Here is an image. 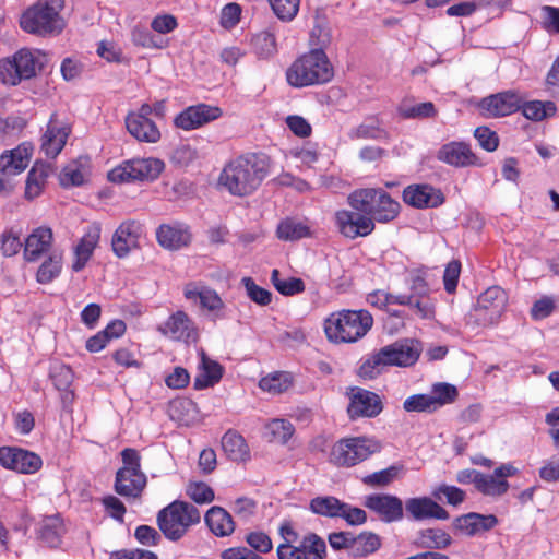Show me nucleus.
I'll use <instances>...</instances> for the list:
<instances>
[{
  "mask_svg": "<svg viewBox=\"0 0 559 559\" xmlns=\"http://www.w3.org/2000/svg\"><path fill=\"white\" fill-rule=\"evenodd\" d=\"M63 9L64 0H37L22 13L20 27L38 37L58 36L67 26L61 14Z\"/></svg>",
  "mask_w": 559,
  "mask_h": 559,
  "instance_id": "obj_3",
  "label": "nucleus"
},
{
  "mask_svg": "<svg viewBox=\"0 0 559 559\" xmlns=\"http://www.w3.org/2000/svg\"><path fill=\"white\" fill-rule=\"evenodd\" d=\"M393 301L400 306H407L421 319H431L435 316V301L429 295L397 294Z\"/></svg>",
  "mask_w": 559,
  "mask_h": 559,
  "instance_id": "obj_31",
  "label": "nucleus"
},
{
  "mask_svg": "<svg viewBox=\"0 0 559 559\" xmlns=\"http://www.w3.org/2000/svg\"><path fill=\"white\" fill-rule=\"evenodd\" d=\"M381 546L380 537L371 532H364L354 536L352 552L357 557H365L377 551Z\"/></svg>",
  "mask_w": 559,
  "mask_h": 559,
  "instance_id": "obj_44",
  "label": "nucleus"
},
{
  "mask_svg": "<svg viewBox=\"0 0 559 559\" xmlns=\"http://www.w3.org/2000/svg\"><path fill=\"white\" fill-rule=\"evenodd\" d=\"M126 126L138 141L155 143L160 139V131L152 118L150 104H143L138 111L130 112L126 118Z\"/></svg>",
  "mask_w": 559,
  "mask_h": 559,
  "instance_id": "obj_15",
  "label": "nucleus"
},
{
  "mask_svg": "<svg viewBox=\"0 0 559 559\" xmlns=\"http://www.w3.org/2000/svg\"><path fill=\"white\" fill-rule=\"evenodd\" d=\"M222 448L234 462H246L250 459V450L246 440L235 430L225 432L222 438Z\"/></svg>",
  "mask_w": 559,
  "mask_h": 559,
  "instance_id": "obj_33",
  "label": "nucleus"
},
{
  "mask_svg": "<svg viewBox=\"0 0 559 559\" xmlns=\"http://www.w3.org/2000/svg\"><path fill=\"white\" fill-rule=\"evenodd\" d=\"M372 324L373 318L366 310H342L324 320V332L332 343H354L364 337Z\"/></svg>",
  "mask_w": 559,
  "mask_h": 559,
  "instance_id": "obj_5",
  "label": "nucleus"
},
{
  "mask_svg": "<svg viewBox=\"0 0 559 559\" xmlns=\"http://www.w3.org/2000/svg\"><path fill=\"white\" fill-rule=\"evenodd\" d=\"M380 450L378 441L367 437L345 438L331 450L330 460L337 466H354Z\"/></svg>",
  "mask_w": 559,
  "mask_h": 559,
  "instance_id": "obj_10",
  "label": "nucleus"
},
{
  "mask_svg": "<svg viewBox=\"0 0 559 559\" xmlns=\"http://www.w3.org/2000/svg\"><path fill=\"white\" fill-rule=\"evenodd\" d=\"M222 116L218 107L205 104L191 106L177 116V127L185 130H193L216 120Z\"/></svg>",
  "mask_w": 559,
  "mask_h": 559,
  "instance_id": "obj_20",
  "label": "nucleus"
},
{
  "mask_svg": "<svg viewBox=\"0 0 559 559\" xmlns=\"http://www.w3.org/2000/svg\"><path fill=\"white\" fill-rule=\"evenodd\" d=\"M53 241L52 230L49 227H38L28 235L24 242V257L28 262L37 261L47 253Z\"/></svg>",
  "mask_w": 559,
  "mask_h": 559,
  "instance_id": "obj_25",
  "label": "nucleus"
},
{
  "mask_svg": "<svg viewBox=\"0 0 559 559\" xmlns=\"http://www.w3.org/2000/svg\"><path fill=\"white\" fill-rule=\"evenodd\" d=\"M347 203L354 210L368 213L374 224L394 221L401 209L400 203L381 188L356 189L348 194Z\"/></svg>",
  "mask_w": 559,
  "mask_h": 559,
  "instance_id": "obj_6",
  "label": "nucleus"
},
{
  "mask_svg": "<svg viewBox=\"0 0 559 559\" xmlns=\"http://www.w3.org/2000/svg\"><path fill=\"white\" fill-rule=\"evenodd\" d=\"M432 496L438 500H445L449 504L457 506L465 499V492L455 486L440 485L432 491Z\"/></svg>",
  "mask_w": 559,
  "mask_h": 559,
  "instance_id": "obj_57",
  "label": "nucleus"
},
{
  "mask_svg": "<svg viewBox=\"0 0 559 559\" xmlns=\"http://www.w3.org/2000/svg\"><path fill=\"white\" fill-rule=\"evenodd\" d=\"M364 506L386 523L396 522L403 518V502L396 496L369 495L365 498Z\"/></svg>",
  "mask_w": 559,
  "mask_h": 559,
  "instance_id": "obj_19",
  "label": "nucleus"
},
{
  "mask_svg": "<svg viewBox=\"0 0 559 559\" xmlns=\"http://www.w3.org/2000/svg\"><path fill=\"white\" fill-rule=\"evenodd\" d=\"M31 157L32 148L26 144L5 151L0 155V174L11 176L22 173L28 166Z\"/></svg>",
  "mask_w": 559,
  "mask_h": 559,
  "instance_id": "obj_27",
  "label": "nucleus"
},
{
  "mask_svg": "<svg viewBox=\"0 0 559 559\" xmlns=\"http://www.w3.org/2000/svg\"><path fill=\"white\" fill-rule=\"evenodd\" d=\"M50 164L44 162H36L32 169L28 173L26 186H25V197L28 200H33L39 197L47 183V179L51 174Z\"/></svg>",
  "mask_w": 559,
  "mask_h": 559,
  "instance_id": "obj_30",
  "label": "nucleus"
},
{
  "mask_svg": "<svg viewBox=\"0 0 559 559\" xmlns=\"http://www.w3.org/2000/svg\"><path fill=\"white\" fill-rule=\"evenodd\" d=\"M251 50L260 60H269L277 53L275 35L270 31L254 34L250 39Z\"/></svg>",
  "mask_w": 559,
  "mask_h": 559,
  "instance_id": "obj_34",
  "label": "nucleus"
},
{
  "mask_svg": "<svg viewBox=\"0 0 559 559\" xmlns=\"http://www.w3.org/2000/svg\"><path fill=\"white\" fill-rule=\"evenodd\" d=\"M298 547L304 552L305 559H324L326 556L324 539L313 533L304 536Z\"/></svg>",
  "mask_w": 559,
  "mask_h": 559,
  "instance_id": "obj_46",
  "label": "nucleus"
},
{
  "mask_svg": "<svg viewBox=\"0 0 559 559\" xmlns=\"http://www.w3.org/2000/svg\"><path fill=\"white\" fill-rule=\"evenodd\" d=\"M266 433L271 441L286 443L293 436L295 429L293 424L286 419H273L265 426Z\"/></svg>",
  "mask_w": 559,
  "mask_h": 559,
  "instance_id": "obj_50",
  "label": "nucleus"
},
{
  "mask_svg": "<svg viewBox=\"0 0 559 559\" xmlns=\"http://www.w3.org/2000/svg\"><path fill=\"white\" fill-rule=\"evenodd\" d=\"M461 274V263L457 260L450 261L443 273V284L447 293L452 294L455 292L457 282Z\"/></svg>",
  "mask_w": 559,
  "mask_h": 559,
  "instance_id": "obj_63",
  "label": "nucleus"
},
{
  "mask_svg": "<svg viewBox=\"0 0 559 559\" xmlns=\"http://www.w3.org/2000/svg\"><path fill=\"white\" fill-rule=\"evenodd\" d=\"M334 223L338 233L348 239L369 236L376 228L372 217L366 212L350 210H338L334 214Z\"/></svg>",
  "mask_w": 559,
  "mask_h": 559,
  "instance_id": "obj_12",
  "label": "nucleus"
},
{
  "mask_svg": "<svg viewBox=\"0 0 559 559\" xmlns=\"http://www.w3.org/2000/svg\"><path fill=\"white\" fill-rule=\"evenodd\" d=\"M187 496L199 504L211 503L214 498L213 489L203 481H190L186 489Z\"/></svg>",
  "mask_w": 559,
  "mask_h": 559,
  "instance_id": "obj_52",
  "label": "nucleus"
},
{
  "mask_svg": "<svg viewBox=\"0 0 559 559\" xmlns=\"http://www.w3.org/2000/svg\"><path fill=\"white\" fill-rule=\"evenodd\" d=\"M200 419L197 404L187 397H177V424L192 426Z\"/></svg>",
  "mask_w": 559,
  "mask_h": 559,
  "instance_id": "obj_49",
  "label": "nucleus"
},
{
  "mask_svg": "<svg viewBox=\"0 0 559 559\" xmlns=\"http://www.w3.org/2000/svg\"><path fill=\"white\" fill-rule=\"evenodd\" d=\"M144 236V225L136 219L122 222L116 229L111 247L118 258H126L132 250L140 249Z\"/></svg>",
  "mask_w": 559,
  "mask_h": 559,
  "instance_id": "obj_17",
  "label": "nucleus"
},
{
  "mask_svg": "<svg viewBox=\"0 0 559 559\" xmlns=\"http://www.w3.org/2000/svg\"><path fill=\"white\" fill-rule=\"evenodd\" d=\"M400 468L390 466L385 469L374 472L364 478L366 485L372 487H383L391 484L399 475Z\"/></svg>",
  "mask_w": 559,
  "mask_h": 559,
  "instance_id": "obj_58",
  "label": "nucleus"
},
{
  "mask_svg": "<svg viewBox=\"0 0 559 559\" xmlns=\"http://www.w3.org/2000/svg\"><path fill=\"white\" fill-rule=\"evenodd\" d=\"M403 200L417 209L436 207L443 203L441 192L428 185L408 186L403 191Z\"/></svg>",
  "mask_w": 559,
  "mask_h": 559,
  "instance_id": "obj_23",
  "label": "nucleus"
},
{
  "mask_svg": "<svg viewBox=\"0 0 559 559\" xmlns=\"http://www.w3.org/2000/svg\"><path fill=\"white\" fill-rule=\"evenodd\" d=\"M71 133V122L53 112L40 139L41 152L49 158H56L66 146Z\"/></svg>",
  "mask_w": 559,
  "mask_h": 559,
  "instance_id": "obj_13",
  "label": "nucleus"
},
{
  "mask_svg": "<svg viewBox=\"0 0 559 559\" xmlns=\"http://www.w3.org/2000/svg\"><path fill=\"white\" fill-rule=\"evenodd\" d=\"M475 488L485 496H502L509 489V483L506 479H500L496 473L486 475L480 473Z\"/></svg>",
  "mask_w": 559,
  "mask_h": 559,
  "instance_id": "obj_42",
  "label": "nucleus"
},
{
  "mask_svg": "<svg viewBox=\"0 0 559 559\" xmlns=\"http://www.w3.org/2000/svg\"><path fill=\"white\" fill-rule=\"evenodd\" d=\"M522 105V96L513 90L500 92L483 98L479 103L481 115L499 118L516 112Z\"/></svg>",
  "mask_w": 559,
  "mask_h": 559,
  "instance_id": "obj_18",
  "label": "nucleus"
},
{
  "mask_svg": "<svg viewBox=\"0 0 559 559\" xmlns=\"http://www.w3.org/2000/svg\"><path fill=\"white\" fill-rule=\"evenodd\" d=\"M525 118L532 121H540L556 111V106L552 102L531 100L524 102L522 98L521 108Z\"/></svg>",
  "mask_w": 559,
  "mask_h": 559,
  "instance_id": "obj_43",
  "label": "nucleus"
},
{
  "mask_svg": "<svg viewBox=\"0 0 559 559\" xmlns=\"http://www.w3.org/2000/svg\"><path fill=\"white\" fill-rule=\"evenodd\" d=\"M347 138L352 141L355 140H386L388 132L381 127L380 122L374 119L365 120L359 126L350 129Z\"/></svg>",
  "mask_w": 559,
  "mask_h": 559,
  "instance_id": "obj_36",
  "label": "nucleus"
},
{
  "mask_svg": "<svg viewBox=\"0 0 559 559\" xmlns=\"http://www.w3.org/2000/svg\"><path fill=\"white\" fill-rule=\"evenodd\" d=\"M240 15V5L237 3H228L221 11L219 24L225 29H231L239 23Z\"/></svg>",
  "mask_w": 559,
  "mask_h": 559,
  "instance_id": "obj_62",
  "label": "nucleus"
},
{
  "mask_svg": "<svg viewBox=\"0 0 559 559\" xmlns=\"http://www.w3.org/2000/svg\"><path fill=\"white\" fill-rule=\"evenodd\" d=\"M274 13L283 21L293 20L299 10V0H269Z\"/></svg>",
  "mask_w": 559,
  "mask_h": 559,
  "instance_id": "obj_56",
  "label": "nucleus"
},
{
  "mask_svg": "<svg viewBox=\"0 0 559 559\" xmlns=\"http://www.w3.org/2000/svg\"><path fill=\"white\" fill-rule=\"evenodd\" d=\"M0 464L5 469L20 474H35L43 466L39 455L16 447L0 448Z\"/></svg>",
  "mask_w": 559,
  "mask_h": 559,
  "instance_id": "obj_16",
  "label": "nucleus"
},
{
  "mask_svg": "<svg viewBox=\"0 0 559 559\" xmlns=\"http://www.w3.org/2000/svg\"><path fill=\"white\" fill-rule=\"evenodd\" d=\"M40 50L22 48L12 57L0 59V82L16 86L22 81L31 80L43 69Z\"/></svg>",
  "mask_w": 559,
  "mask_h": 559,
  "instance_id": "obj_7",
  "label": "nucleus"
},
{
  "mask_svg": "<svg viewBox=\"0 0 559 559\" xmlns=\"http://www.w3.org/2000/svg\"><path fill=\"white\" fill-rule=\"evenodd\" d=\"M272 160L264 153H247L228 160L217 178V188L233 197L252 195L270 175Z\"/></svg>",
  "mask_w": 559,
  "mask_h": 559,
  "instance_id": "obj_1",
  "label": "nucleus"
},
{
  "mask_svg": "<svg viewBox=\"0 0 559 559\" xmlns=\"http://www.w3.org/2000/svg\"><path fill=\"white\" fill-rule=\"evenodd\" d=\"M200 373L194 380V388L206 389L218 383L223 377V367L215 360L209 358L203 350L200 352Z\"/></svg>",
  "mask_w": 559,
  "mask_h": 559,
  "instance_id": "obj_29",
  "label": "nucleus"
},
{
  "mask_svg": "<svg viewBox=\"0 0 559 559\" xmlns=\"http://www.w3.org/2000/svg\"><path fill=\"white\" fill-rule=\"evenodd\" d=\"M277 237L285 241H295L310 235L309 227L294 218H286L282 221L276 230Z\"/></svg>",
  "mask_w": 559,
  "mask_h": 559,
  "instance_id": "obj_41",
  "label": "nucleus"
},
{
  "mask_svg": "<svg viewBox=\"0 0 559 559\" xmlns=\"http://www.w3.org/2000/svg\"><path fill=\"white\" fill-rule=\"evenodd\" d=\"M123 466L116 473L115 491L124 498H140L146 487V476L141 472L138 450L126 448L121 452Z\"/></svg>",
  "mask_w": 559,
  "mask_h": 559,
  "instance_id": "obj_8",
  "label": "nucleus"
},
{
  "mask_svg": "<svg viewBox=\"0 0 559 559\" xmlns=\"http://www.w3.org/2000/svg\"><path fill=\"white\" fill-rule=\"evenodd\" d=\"M431 403L429 394H414L404 401L403 408L408 413L435 412Z\"/></svg>",
  "mask_w": 559,
  "mask_h": 559,
  "instance_id": "obj_60",
  "label": "nucleus"
},
{
  "mask_svg": "<svg viewBox=\"0 0 559 559\" xmlns=\"http://www.w3.org/2000/svg\"><path fill=\"white\" fill-rule=\"evenodd\" d=\"M62 253L59 251H52L39 265L36 280L40 284L51 283L57 278L62 270Z\"/></svg>",
  "mask_w": 559,
  "mask_h": 559,
  "instance_id": "obj_38",
  "label": "nucleus"
},
{
  "mask_svg": "<svg viewBox=\"0 0 559 559\" xmlns=\"http://www.w3.org/2000/svg\"><path fill=\"white\" fill-rule=\"evenodd\" d=\"M242 284L252 301L261 306H266L271 302V293L258 286L251 277H243Z\"/></svg>",
  "mask_w": 559,
  "mask_h": 559,
  "instance_id": "obj_61",
  "label": "nucleus"
},
{
  "mask_svg": "<svg viewBox=\"0 0 559 559\" xmlns=\"http://www.w3.org/2000/svg\"><path fill=\"white\" fill-rule=\"evenodd\" d=\"M109 559H157V556L153 551L134 548L115 550L110 552Z\"/></svg>",
  "mask_w": 559,
  "mask_h": 559,
  "instance_id": "obj_64",
  "label": "nucleus"
},
{
  "mask_svg": "<svg viewBox=\"0 0 559 559\" xmlns=\"http://www.w3.org/2000/svg\"><path fill=\"white\" fill-rule=\"evenodd\" d=\"M508 304L507 293L499 286L487 288L479 295L476 306L467 316V324L491 326L497 324Z\"/></svg>",
  "mask_w": 559,
  "mask_h": 559,
  "instance_id": "obj_9",
  "label": "nucleus"
},
{
  "mask_svg": "<svg viewBox=\"0 0 559 559\" xmlns=\"http://www.w3.org/2000/svg\"><path fill=\"white\" fill-rule=\"evenodd\" d=\"M201 521L200 510L187 502L177 500V539H179L189 527L199 524Z\"/></svg>",
  "mask_w": 559,
  "mask_h": 559,
  "instance_id": "obj_35",
  "label": "nucleus"
},
{
  "mask_svg": "<svg viewBox=\"0 0 559 559\" xmlns=\"http://www.w3.org/2000/svg\"><path fill=\"white\" fill-rule=\"evenodd\" d=\"M397 111L401 117L405 119H423L436 116V108L431 102L412 104L409 102H403Z\"/></svg>",
  "mask_w": 559,
  "mask_h": 559,
  "instance_id": "obj_45",
  "label": "nucleus"
},
{
  "mask_svg": "<svg viewBox=\"0 0 559 559\" xmlns=\"http://www.w3.org/2000/svg\"><path fill=\"white\" fill-rule=\"evenodd\" d=\"M157 524L169 540H175V501L158 512Z\"/></svg>",
  "mask_w": 559,
  "mask_h": 559,
  "instance_id": "obj_54",
  "label": "nucleus"
},
{
  "mask_svg": "<svg viewBox=\"0 0 559 559\" xmlns=\"http://www.w3.org/2000/svg\"><path fill=\"white\" fill-rule=\"evenodd\" d=\"M199 334L194 323L182 311H177V338L186 343H195Z\"/></svg>",
  "mask_w": 559,
  "mask_h": 559,
  "instance_id": "obj_53",
  "label": "nucleus"
},
{
  "mask_svg": "<svg viewBox=\"0 0 559 559\" xmlns=\"http://www.w3.org/2000/svg\"><path fill=\"white\" fill-rule=\"evenodd\" d=\"M342 504L334 496H319L310 500L309 510L320 516L338 518Z\"/></svg>",
  "mask_w": 559,
  "mask_h": 559,
  "instance_id": "obj_39",
  "label": "nucleus"
},
{
  "mask_svg": "<svg viewBox=\"0 0 559 559\" xmlns=\"http://www.w3.org/2000/svg\"><path fill=\"white\" fill-rule=\"evenodd\" d=\"M163 168L164 163L157 158H134L110 170L108 179L115 183L153 180L158 177Z\"/></svg>",
  "mask_w": 559,
  "mask_h": 559,
  "instance_id": "obj_11",
  "label": "nucleus"
},
{
  "mask_svg": "<svg viewBox=\"0 0 559 559\" xmlns=\"http://www.w3.org/2000/svg\"><path fill=\"white\" fill-rule=\"evenodd\" d=\"M22 247L23 242L19 233L14 231L12 228L3 231L0 249L5 257L17 254Z\"/></svg>",
  "mask_w": 559,
  "mask_h": 559,
  "instance_id": "obj_59",
  "label": "nucleus"
},
{
  "mask_svg": "<svg viewBox=\"0 0 559 559\" xmlns=\"http://www.w3.org/2000/svg\"><path fill=\"white\" fill-rule=\"evenodd\" d=\"M405 510L407 514L416 521L426 519H449L448 511L429 497L407 499L405 501Z\"/></svg>",
  "mask_w": 559,
  "mask_h": 559,
  "instance_id": "obj_22",
  "label": "nucleus"
},
{
  "mask_svg": "<svg viewBox=\"0 0 559 559\" xmlns=\"http://www.w3.org/2000/svg\"><path fill=\"white\" fill-rule=\"evenodd\" d=\"M438 159L454 167L475 165L476 156L469 146L464 143L451 142L444 144L438 152Z\"/></svg>",
  "mask_w": 559,
  "mask_h": 559,
  "instance_id": "obj_28",
  "label": "nucleus"
},
{
  "mask_svg": "<svg viewBox=\"0 0 559 559\" xmlns=\"http://www.w3.org/2000/svg\"><path fill=\"white\" fill-rule=\"evenodd\" d=\"M294 383L290 372L278 371L262 378L259 382L261 390L277 395L288 391Z\"/></svg>",
  "mask_w": 559,
  "mask_h": 559,
  "instance_id": "obj_37",
  "label": "nucleus"
},
{
  "mask_svg": "<svg viewBox=\"0 0 559 559\" xmlns=\"http://www.w3.org/2000/svg\"><path fill=\"white\" fill-rule=\"evenodd\" d=\"M428 394L431 399L433 409L437 411L447 404L453 403L457 397V390L454 385L449 383H436Z\"/></svg>",
  "mask_w": 559,
  "mask_h": 559,
  "instance_id": "obj_47",
  "label": "nucleus"
},
{
  "mask_svg": "<svg viewBox=\"0 0 559 559\" xmlns=\"http://www.w3.org/2000/svg\"><path fill=\"white\" fill-rule=\"evenodd\" d=\"M49 376L58 391H68L73 382L72 369L61 362L51 365Z\"/></svg>",
  "mask_w": 559,
  "mask_h": 559,
  "instance_id": "obj_51",
  "label": "nucleus"
},
{
  "mask_svg": "<svg viewBox=\"0 0 559 559\" xmlns=\"http://www.w3.org/2000/svg\"><path fill=\"white\" fill-rule=\"evenodd\" d=\"M204 520L210 531L216 536H229L235 531L231 515L221 507H212Z\"/></svg>",
  "mask_w": 559,
  "mask_h": 559,
  "instance_id": "obj_32",
  "label": "nucleus"
},
{
  "mask_svg": "<svg viewBox=\"0 0 559 559\" xmlns=\"http://www.w3.org/2000/svg\"><path fill=\"white\" fill-rule=\"evenodd\" d=\"M333 75V66L321 48H313L304 53L286 71L288 84L298 88L325 84Z\"/></svg>",
  "mask_w": 559,
  "mask_h": 559,
  "instance_id": "obj_4",
  "label": "nucleus"
},
{
  "mask_svg": "<svg viewBox=\"0 0 559 559\" xmlns=\"http://www.w3.org/2000/svg\"><path fill=\"white\" fill-rule=\"evenodd\" d=\"M452 543V537L442 528L421 530L418 535V544L423 548L444 549Z\"/></svg>",
  "mask_w": 559,
  "mask_h": 559,
  "instance_id": "obj_40",
  "label": "nucleus"
},
{
  "mask_svg": "<svg viewBox=\"0 0 559 559\" xmlns=\"http://www.w3.org/2000/svg\"><path fill=\"white\" fill-rule=\"evenodd\" d=\"M347 415L350 419L374 418L383 409L381 397L371 391L354 386L347 392Z\"/></svg>",
  "mask_w": 559,
  "mask_h": 559,
  "instance_id": "obj_14",
  "label": "nucleus"
},
{
  "mask_svg": "<svg viewBox=\"0 0 559 559\" xmlns=\"http://www.w3.org/2000/svg\"><path fill=\"white\" fill-rule=\"evenodd\" d=\"M454 527L461 533L474 536L483 532L490 531L498 524V519L493 514H480L471 512L461 516H457L454 522Z\"/></svg>",
  "mask_w": 559,
  "mask_h": 559,
  "instance_id": "obj_26",
  "label": "nucleus"
},
{
  "mask_svg": "<svg viewBox=\"0 0 559 559\" xmlns=\"http://www.w3.org/2000/svg\"><path fill=\"white\" fill-rule=\"evenodd\" d=\"M271 281L274 287L284 296H293L305 290V283L297 277L282 278L278 270H273Z\"/></svg>",
  "mask_w": 559,
  "mask_h": 559,
  "instance_id": "obj_48",
  "label": "nucleus"
},
{
  "mask_svg": "<svg viewBox=\"0 0 559 559\" xmlns=\"http://www.w3.org/2000/svg\"><path fill=\"white\" fill-rule=\"evenodd\" d=\"M183 295L187 300L197 302L210 312L217 313L224 308V301L219 295L201 283H189L183 287Z\"/></svg>",
  "mask_w": 559,
  "mask_h": 559,
  "instance_id": "obj_24",
  "label": "nucleus"
},
{
  "mask_svg": "<svg viewBox=\"0 0 559 559\" xmlns=\"http://www.w3.org/2000/svg\"><path fill=\"white\" fill-rule=\"evenodd\" d=\"M426 277L427 270L424 267L415 269L408 272L407 283L412 292L411 295H429V286Z\"/></svg>",
  "mask_w": 559,
  "mask_h": 559,
  "instance_id": "obj_55",
  "label": "nucleus"
},
{
  "mask_svg": "<svg viewBox=\"0 0 559 559\" xmlns=\"http://www.w3.org/2000/svg\"><path fill=\"white\" fill-rule=\"evenodd\" d=\"M420 343L413 338H405L386 345L370 354L359 367V376L364 379L377 378L385 367H409L419 358Z\"/></svg>",
  "mask_w": 559,
  "mask_h": 559,
  "instance_id": "obj_2",
  "label": "nucleus"
},
{
  "mask_svg": "<svg viewBox=\"0 0 559 559\" xmlns=\"http://www.w3.org/2000/svg\"><path fill=\"white\" fill-rule=\"evenodd\" d=\"M100 233L99 224H93L87 227L85 234L74 247V260L71 266L74 272H80L86 266L99 243Z\"/></svg>",
  "mask_w": 559,
  "mask_h": 559,
  "instance_id": "obj_21",
  "label": "nucleus"
}]
</instances>
